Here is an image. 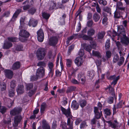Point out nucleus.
I'll use <instances>...</instances> for the list:
<instances>
[{
    "mask_svg": "<svg viewBox=\"0 0 129 129\" xmlns=\"http://www.w3.org/2000/svg\"><path fill=\"white\" fill-rule=\"evenodd\" d=\"M95 30L92 28H90L87 31V35L83 34H79V36L80 38L85 40H92L93 38L92 37L95 34Z\"/></svg>",
    "mask_w": 129,
    "mask_h": 129,
    "instance_id": "f257e3e1",
    "label": "nucleus"
},
{
    "mask_svg": "<svg viewBox=\"0 0 129 129\" xmlns=\"http://www.w3.org/2000/svg\"><path fill=\"white\" fill-rule=\"evenodd\" d=\"M94 117L91 120V122L92 125H94L96 124L97 119H100L103 116L102 112L101 111L99 112L98 110L97 107H94Z\"/></svg>",
    "mask_w": 129,
    "mask_h": 129,
    "instance_id": "f03ea898",
    "label": "nucleus"
},
{
    "mask_svg": "<svg viewBox=\"0 0 129 129\" xmlns=\"http://www.w3.org/2000/svg\"><path fill=\"white\" fill-rule=\"evenodd\" d=\"M60 108L62 113L68 117L67 123L72 122L71 121L70 118H71L72 119L73 116L71 115L70 107H69L67 109H66L61 106H60Z\"/></svg>",
    "mask_w": 129,
    "mask_h": 129,
    "instance_id": "7ed1b4c3",
    "label": "nucleus"
},
{
    "mask_svg": "<svg viewBox=\"0 0 129 129\" xmlns=\"http://www.w3.org/2000/svg\"><path fill=\"white\" fill-rule=\"evenodd\" d=\"M45 49L40 47L38 49L36 52V56L38 59L41 60L43 59L46 55Z\"/></svg>",
    "mask_w": 129,
    "mask_h": 129,
    "instance_id": "20e7f679",
    "label": "nucleus"
},
{
    "mask_svg": "<svg viewBox=\"0 0 129 129\" xmlns=\"http://www.w3.org/2000/svg\"><path fill=\"white\" fill-rule=\"evenodd\" d=\"M36 74L39 78L43 77L45 75V69L42 67H40L37 69Z\"/></svg>",
    "mask_w": 129,
    "mask_h": 129,
    "instance_id": "39448f33",
    "label": "nucleus"
},
{
    "mask_svg": "<svg viewBox=\"0 0 129 129\" xmlns=\"http://www.w3.org/2000/svg\"><path fill=\"white\" fill-rule=\"evenodd\" d=\"M14 123H13L14 127H16L18 126L19 123L20 122L22 119V117L20 115L15 116L14 118Z\"/></svg>",
    "mask_w": 129,
    "mask_h": 129,
    "instance_id": "423d86ee",
    "label": "nucleus"
},
{
    "mask_svg": "<svg viewBox=\"0 0 129 129\" xmlns=\"http://www.w3.org/2000/svg\"><path fill=\"white\" fill-rule=\"evenodd\" d=\"M22 110L21 108L15 107L10 111V114L12 116H15L20 113Z\"/></svg>",
    "mask_w": 129,
    "mask_h": 129,
    "instance_id": "0eeeda50",
    "label": "nucleus"
},
{
    "mask_svg": "<svg viewBox=\"0 0 129 129\" xmlns=\"http://www.w3.org/2000/svg\"><path fill=\"white\" fill-rule=\"evenodd\" d=\"M104 123L106 122L108 123L109 124V126L111 127L112 128H113L114 129H115L116 127L118 126V123L117 120H115L114 121L115 123H113L111 121H107L104 119Z\"/></svg>",
    "mask_w": 129,
    "mask_h": 129,
    "instance_id": "6e6552de",
    "label": "nucleus"
},
{
    "mask_svg": "<svg viewBox=\"0 0 129 129\" xmlns=\"http://www.w3.org/2000/svg\"><path fill=\"white\" fill-rule=\"evenodd\" d=\"M37 34L38 41L41 42H42L44 38V34L42 30H38L37 32Z\"/></svg>",
    "mask_w": 129,
    "mask_h": 129,
    "instance_id": "1a4fd4ad",
    "label": "nucleus"
},
{
    "mask_svg": "<svg viewBox=\"0 0 129 129\" xmlns=\"http://www.w3.org/2000/svg\"><path fill=\"white\" fill-rule=\"evenodd\" d=\"M118 34L117 35L118 40H119V37L124 36V35H126L125 34V29L122 26H121L119 27H118Z\"/></svg>",
    "mask_w": 129,
    "mask_h": 129,
    "instance_id": "9d476101",
    "label": "nucleus"
},
{
    "mask_svg": "<svg viewBox=\"0 0 129 129\" xmlns=\"http://www.w3.org/2000/svg\"><path fill=\"white\" fill-rule=\"evenodd\" d=\"M58 41V39L56 37H52L49 40V44L51 46H54L57 44Z\"/></svg>",
    "mask_w": 129,
    "mask_h": 129,
    "instance_id": "9b49d317",
    "label": "nucleus"
},
{
    "mask_svg": "<svg viewBox=\"0 0 129 129\" xmlns=\"http://www.w3.org/2000/svg\"><path fill=\"white\" fill-rule=\"evenodd\" d=\"M6 77L9 79H11L13 77V72L11 70L9 69L6 70L4 71Z\"/></svg>",
    "mask_w": 129,
    "mask_h": 129,
    "instance_id": "f8f14e48",
    "label": "nucleus"
},
{
    "mask_svg": "<svg viewBox=\"0 0 129 129\" xmlns=\"http://www.w3.org/2000/svg\"><path fill=\"white\" fill-rule=\"evenodd\" d=\"M121 40V41L122 43L127 45L129 43V40L126 35L119 37V38Z\"/></svg>",
    "mask_w": 129,
    "mask_h": 129,
    "instance_id": "ddd939ff",
    "label": "nucleus"
},
{
    "mask_svg": "<svg viewBox=\"0 0 129 129\" xmlns=\"http://www.w3.org/2000/svg\"><path fill=\"white\" fill-rule=\"evenodd\" d=\"M38 21L37 20H35L33 18H31L28 23L29 26H32L33 27H36Z\"/></svg>",
    "mask_w": 129,
    "mask_h": 129,
    "instance_id": "4468645a",
    "label": "nucleus"
},
{
    "mask_svg": "<svg viewBox=\"0 0 129 129\" xmlns=\"http://www.w3.org/2000/svg\"><path fill=\"white\" fill-rule=\"evenodd\" d=\"M79 104L76 100H73L72 102L71 107L74 110H77L79 108Z\"/></svg>",
    "mask_w": 129,
    "mask_h": 129,
    "instance_id": "2eb2a0df",
    "label": "nucleus"
},
{
    "mask_svg": "<svg viewBox=\"0 0 129 129\" xmlns=\"http://www.w3.org/2000/svg\"><path fill=\"white\" fill-rule=\"evenodd\" d=\"M75 62L78 67L81 66L83 62L82 58L80 57H78L75 60Z\"/></svg>",
    "mask_w": 129,
    "mask_h": 129,
    "instance_id": "dca6fc26",
    "label": "nucleus"
},
{
    "mask_svg": "<svg viewBox=\"0 0 129 129\" xmlns=\"http://www.w3.org/2000/svg\"><path fill=\"white\" fill-rule=\"evenodd\" d=\"M16 91L18 94H21L24 92V86L23 85H18Z\"/></svg>",
    "mask_w": 129,
    "mask_h": 129,
    "instance_id": "f3484780",
    "label": "nucleus"
},
{
    "mask_svg": "<svg viewBox=\"0 0 129 129\" xmlns=\"http://www.w3.org/2000/svg\"><path fill=\"white\" fill-rule=\"evenodd\" d=\"M20 63L19 61H16L13 64L12 69L13 70H18L20 68Z\"/></svg>",
    "mask_w": 129,
    "mask_h": 129,
    "instance_id": "a211bd4d",
    "label": "nucleus"
},
{
    "mask_svg": "<svg viewBox=\"0 0 129 129\" xmlns=\"http://www.w3.org/2000/svg\"><path fill=\"white\" fill-rule=\"evenodd\" d=\"M19 35L20 36L29 37L30 34L26 31L24 30H20L19 33Z\"/></svg>",
    "mask_w": 129,
    "mask_h": 129,
    "instance_id": "6ab92c4d",
    "label": "nucleus"
},
{
    "mask_svg": "<svg viewBox=\"0 0 129 129\" xmlns=\"http://www.w3.org/2000/svg\"><path fill=\"white\" fill-rule=\"evenodd\" d=\"M76 89V87L74 86H70L67 87L66 93L67 94L71 93L75 91Z\"/></svg>",
    "mask_w": 129,
    "mask_h": 129,
    "instance_id": "aec40b11",
    "label": "nucleus"
},
{
    "mask_svg": "<svg viewBox=\"0 0 129 129\" xmlns=\"http://www.w3.org/2000/svg\"><path fill=\"white\" fill-rule=\"evenodd\" d=\"M104 114L105 117L106 118L111 115L112 113L110 109L106 108L104 109Z\"/></svg>",
    "mask_w": 129,
    "mask_h": 129,
    "instance_id": "412c9836",
    "label": "nucleus"
},
{
    "mask_svg": "<svg viewBox=\"0 0 129 129\" xmlns=\"http://www.w3.org/2000/svg\"><path fill=\"white\" fill-rule=\"evenodd\" d=\"M13 46L12 44L9 41H6L4 43L3 48L4 49H7L12 47Z\"/></svg>",
    "mask_w": 129,
    "mask_h": 129,
    "instance_id": "4be33fe9",
    "label": "nucleus"
},
{
    "mask_svg": "<svg viewBox=\"0 0 129 129\" xmlns=\"http://www.w3.org/2000/svg\"><path fill=\"white\" fill-rule=\"evenodd\" d=\"M22 4L26 5L23 7V9L24 10H29L31 6L29 4V1L28 0H26L23 2Z\"/></svg>",
    "mask_w": 129,
    "mask_h": 129,
    "instance_id": "5701e85b",
    "label": "nucleus"
},
{
    "mask_svg": "<svg viewBox=\"0 0 129 129\" xmlns=\"http://www.w3.org/2000/svg\"><path fill=\"white\" fill-rule=\"evenodd\" d=\"M106 34L105 31H99L97 34V37L98 39H102Z\"/></svg>",
    "mask_w": 129,
    "mask_h": 129,
    "instance_id": "b1692460",
    "label": "nucleus"
},
{
    "mask_svg": "<svg viewBox=\"0 0 129 129\" xmlns=\"http://www.w3.org/2000/svg\"><path fill=\"white\" fill-rule=\"evenodd\" d=\"M37 9L36 7H32L28 10V13L31 15H33L37 12Z\"/></svg>",
    "mask_w": 129,
    "mask_h": 129,
    "instance_id": "393cba45",
    "label": "nucleus"
},
{
    "mask_svg": "<svg viewBox=\"0 0 129 129\" xmlns=\"http://www.w3.org/2000/svg\"><path fill=\"white\" fill-rule=\"evenodd\" d=\"M109 89V92L111 95L113 96L114 97H115V94L114 91V89L113 87L110 85H109L106 88V89Z\"/></svg>",
    "mask_w": 129,
    "mask_h": 129,
    "instance_id": "a878e982",
    "label": "nucleus"
},
{
    "mask_svg": "<svg viewBox=\"0 0 129 129\" xmlns=\"http://www.w3.org/2000/svg\"><path fill=\"white\" fill-rule=\"evenodd\" d=\"M79 103L81 107L83 108L86 105L87 101L85 99H81L79 100Z\"/></svg>",
    "mask_w": 129,
    "mask_h": 129,
    "instance_id": "bb28decb",
    "label": "nucleus"
},
{
    "mask_svg": "<svg viewBox=\"0 0 129 129\" xmlns=\"http://www.w3.org/2000/svg\"><path fill=\"white\" fill-rule=\"evenodd\" d=\"M92 55L93 56L96 57L99 59L101 58L102 57L101 54L98 51L93 50L92 51Z\"/></svg>",
    "mask_w": 129,
    "mask_h": 129,
    "instance_id": "cd10ccee",
    "label": "nucleus"
},
{
    "mask_svg": "<svg viewBox=\"0 0 129 129\" xmlns=\"http://www.w3.org/2000/svg\"><path fill=\"white\" fill-rule=\"evenodd\" d=\"M50 7L49 8V10H51L54 9L56 6V3L54 1H51L50 3Z\"/></svg>",
    "mask_w": 129,
    "mask_h": 129,
    "instance_id": "c85d7f7f",
    "label": "nucleus"
},
{
    "mask_svg": "<svg viewBox=\"0 0 129 129\" xmlns=\"http://www.w3.org/2000/svg\"><path fill=\"white\" fill-rule=\"evenodd\" d=\"M42 127L43 129H51L50 126L45 120L43 122Z\"/></svg>",
    "mask_w": 129,
    "mask_h": 129,
    "instance_id": "c756f323",
    "label": "nucleus"
},
{
    "mask_svg": "<svg viewBox=\"0 0 129 129\" xmlns=\"http://www.w3.org/2000/svg\"><path fill=\"white\" fill-rule=\"evenodd\" d=\"M87 75L89 77V78L90 79H92L94 76V71L92 70L88 71L87 72Z\"/></svg>",
    "mask_w": 129,
    "mask_h": 129,
    "instance_id": "7c9ffc66",
    "label": "nucleus"
},
{
    "mask_svg": "<svg viewBox=\"0 0 129 129\" xmlns=\"http://www.w3.org/2000/svg\"><path fill=\"white\" fill-rule=\"evenodd\" d=\"M93 18L95 22H97L99 21L100 18V15L97 13H95L93 15Z\"/></svg>",
    "mask_w": 129,
    "mask_h": 129,
    "instance_id": "2f4dec72",
    "label": "nucleus"
},
{
    "mask_svg": "<svg viewBox=\"0 0 129 129\" xmlns=\"http://www.w3.org/2000/svg\"><path fill=\"white\" fill-rule=\"evenodd\" d=\"M48 66L49 69V73L53 74L54 72V69H53L54 65L53 63L51 62H49L48 64Z\"/></svg>",
    "mask_w": 129,
    "mask_h": 129,
    "instance_id": "473e14b6",
    "label": "nucleus"
},
{
    "mask_svg": "<svg viewBox=\"0 0 129 129\" xmlns=\"http://www.w3.org/2000/svg\"><path fill=\"white\" fill-rule=\"evenodd\" d=\"M15 89L10 88L9 91V97H13L15 95Z\"/></svg>",
    "mask_w": 129,
    "mask_h": 129,
    "instance_id": "72a5a7b5",
    "label": "nucleus"
},
{
    "mask_svg": "<svg viewBox=\"0 0 129 129\" xmlns=\"http://www.w3.org/2000/svg\"><path fill=\"white\" fill-rule=\"evenodd\" d=\"M42 16L44 19L48 20L50 17V15L49 13L44 12L42 13Z\"/></svg>",
    "mask_w": 129,
    "mask_h": 129,
    "instance_id": "f704fd0d",
    "label": "nucleus"
},
{
    "mask_svg": "<svg viewBox=\"0 0 129 129\" xmlns=\"http://www.w3.org/2000/svg\"><path fill=\"white\" fill-rule=\"evenodd\" d=\"M46 106V104L45 103L43 102L42 103L41 107L40 112L41 113L43 114L44 113V111Z\"/></svg>",
    "mask_w": 129,
    "mask_h": 129,
    "instance_id": "c9c22d12",
    "label": "nucleus"
},
{
    "mask_svg": "<svg viewBox=\"0 0 129 129\" xmlns=\"http://www.w3.org/2000/svg\"><path fill=\"white\" fill-rule=\"evenodd\" d=\"M84 47L85 50L89 52H90L92 49V47L91 46L85 44H84Z\"/></svg>",
    "mask_w": 129,
    "mask_h": 129,
    "instance_id": "e433bc0d",
    "label": "nucleus"
},
{
    "mask_svg": "<svg viewBox=\"0 0 129 129\" xmlns=\"http://www.w3.org/2000/svg\"><path fill=\"white\" fill-rule=\"evenodd\" d=\"M110 41L109 39H108L106 41L105 47L106 49L107 50H109V49L110 45Z\"/></svg>",
    "mask_w": 129,
    "mask_h": 129,
    "instance_id": "4c0bfd02",
    "label": "nucleus"
},
{
    "mask_svg": "<svg viewBox=\"0 0 129 129\" xmlns=\"http://www.w3.org/2000/svg\"><path fill=\"white\" fill-rule=\"evenodd\" d=\"M7 40L9 42H15L18 41V39L16 37H9L7 38Z\"/></svg>",
    "mask_w": 129,
    "mask_h": 129,
    "instance_id": "58836bf2",
    "label": "nucleus"
},
{
    "mask_svg": "<svg viewBox=\"0 0 129 129\" xmlns=\"http://www.w3.org/2000/svg\"><path fill=\"white\" fill-rule=\"evenodd\" d=\"M117 6L119 10L124 11L125 9L124 8L122 7L123 4L121 2H119L117 3Z\"/></svg>",
    "mask_w": 129,
    "mask_h": 129,
    "instance_id": "ea45409f",
    "label": "nucleus"
},
{
    "mask_svg": "<svg viewBox=\"0 0 129 129\" xmlns=\"http://www.w3.org/2000/svg\"><path fill=\"white\" fill-rule=\"evenodd\" d=\"M103 10L104 11L109 13L110 15L111 14V9L110 8L107 6L103 8Z\"/></svg>",
    "mask_w": 129,
    "mask_h": 129,
    "instance_id": "a19ab883",
    "label": "nucleus"
},
{
    "mask_svg": "<svg viewBox=\"0 0 129 129\" xmlns=\"http://www.w3.org/2000/svg\"><path fill=\"white\" fill-rule=\"evenodd\" d=\"M88 126L85 121H83L81 123L80 125V128L81 129L84 128Z\"/></svg>",
    "mask_w": 129,
    "mask_h": 129,
    "instance_id": "79ce46f5",
    "label": "nucleus"
},
{
    "mask_svg": "<svg viewBox=\"0 0 129 129\" xmlns=\"http://www.w3.org/2000/svg\"><path fill=\"white\" fill-rule=\"evenodd\" d=\"M23 45L20 44L17 45L15 48V49L17 51H21L23 50Z\"/></svg>",
    "mask_w": 129,
    "mask_h": 129,
    "instance_id": "37998d69",
    "label": "nucleus"
},
{
    "mask_svg": "<svg viewBox=\"0 0 129 129\" xmlns=\"http://www.w3.org/2000/svg\"><path fill=\"white\" fill-rule=\"evenodd\" d=\"M74 48V45L72 44L69 47L68 50L67 52V53L68 55L70 54L71 51H72Z\"/></svg>",
    "mask_w": 129,
    "mask_h": 129,
    "instance_id": "c03bdc74",
    "label": "nucleus"
},
{
    "mask_svg": "<svg viewBox=\"0 0 129 129\" xmlns=\"http://www.w3.org/2000/svg\"><path fill=\"white\" fill-rule=\"evenodd\" d=\"M28 37L19 36V40L21 42H26L27 40Z\"/></svg>",
    "mask_w": 129,
    "mask_h": 129,
    "instance_id": "a18cd8bd",
    "label": "nucleus"
},
{
    "mask_svg": "<svg viewBox=\"0 0 129 129\" xmlns=\"http://www.w3.org/2000/svg\"><path fill=\"white\" fill-rule=\"evenodd\" d=\"M124 60V58L123 57H120L119 61L117 62V64L119 66H121L123 63Z\"/></svg>",
    "mask_w": 129,
    "mask_h": 129,
    "instance_id": "49530a36",
    "label": "nucleus"
},
{
    "mask_svg": "<svg viewBox=\"0 0 129 129\" xmlns=\"http://www.w3.org/2000/svg\"><path fill=\"white\" fill-rule=\"evenodd\" d=\"M16 81L14 80L10 82V87L11 89H15L16 86Z\"/></svg>",
    "mask_w": 129,
    "mask_h": 129,
    "instance_id": "de8ad7c7",
    "label": "nucleus"
},
{
    "mask_svg": "<svg viewBox=\"0 0 129 129\" xmlns=\"http://www.w3.org/2000/svg\"><path fill=\"white\" fill-rule=\"evenodd\" d=\"M90 41V46H91V47L93 49H94L96 46V42L95 41L92 40H89Z\"/></svg>",
    "mask_w": 129,
    "mask_h": 129,
    "instance_id": "09e8293b",
    "label": "nucleus"
},
{
    "mask_svg": "<svg viewBox=\"0 0 129 129\" xmlns=\"http://www.w3.org/2000/svg\"><path fill=\"white\" fill-rule=\"evenodd\" d=\"M67 62L66 64L68 67H70L72 64V60L71 59H66Z\"/></svg>",
    "mask_w": 129,
    "mask_h": 129,
    "instance_id": "8fccbe9b",
    "label": "nucleus"
},
{
    "mask_svg": "<svg viewBox=\"0 0 129 129\" xmlns=\"http://www.w3.org/2000/svg\"><path fill=\"white\" fill-rule=\"evenodd\" d=\"M38 78V77L36 75H34L31 76L30 77V81L33 82L35 81H36L37 80Z\"/></svg>",
    "mask_w": 129,
    "mask_h": 129,
    "instance_id": "3c124183",
    "label": "nucleus"
},
{
    "mask_svg": "<svg viewBox=\"0 0 129 129\" xmlns=\"http://www.w3.org/2000/svg\"><path fill=\"white\" fill-rule=\"evenodd\" d=\"M7 109V108L6 107L1 105V113L2 114H4L6 112Z\"/></svg>",
    "mask_w": 129,
    "mask_h": 129,
    "instance_id": "603ef678",
    "label": "nucleus"
},
{
    "mask_svg": "<svg viewBox=\"0 0 129 129\" xmlns=\"http://www.w3.org/2000/svg\"><path fill=\"white\" fill-rule=\"evenodd\" d=\"M60 127L62 129H68L67 127V124L65 122H62L60 125Z\"/></svg>",
    "mask_w": 129,
    "mask_h": 129,
    "instance_id": "864d4df0",
    "label": "nucleus"
},
{
    "mask_svg": "<svg viewBox=\"0 0 129 129\" xmlns=\"http://www.w3.org/2000/svg\"><path fill=\"white\" fill-rule=\"evenodd\" d=\"M82 11H77L76 13V18L79 16V19L80 21H82V16L80 15Z\"/></svg>",
    "mask_w": 129,
    "mask_h": 129,
    "instance_id": "5fc2aeb1",
    "label": "nucleus"
},
{
    "mask_svg": "<svg viewBox=\"0 0 129 129\" xmlns=\"http://www.w3.org/2000/svg\"><path fill=\"white\" fill-rule=\"evenodd\" d=\"M107 102L109 104L113 103L114 102L113 97L111 96H109Z\"/></svg>",
    "mask_w": 129,
    "mask_h": 129,
    "instance_id": "6e6d98bb",
    "label": "nucleus"
},
{
    "mask_svg": "<svg viewBox=\"0 0 129 129\" xmlns=\"http://www.w3.org/2000/svg\"><path fill=\"white\" fill-rule=\"evenodd\" d=\"M33 87V84L32 83H28L26 85V89L27 90H29Z\"/></svg>",
    "mask_w": 129,
    "mask_h": 129,
    "instance_id": "4d7b16f0",
    "label": "nucleus"
},
{
    "mask_svg": "<svg viewBox=\"0 0 129 129\" xmlns=\"http://www.w3.org/2000/svg\"><path fill=\"white\" fill-rule=\"evenodd\" d=\"M119 59V57L118 54L114 55L113 58V62L115 63L118 61Z\"/></svg>",
    "mask_w": 129,
    "mask_h": 129,
    "instance_id": "13d9d810",
    "label": "nucleus"
},
{
    "mask_svg": "<svg viewBox=\"0 0 129 129\" xmlns=\"http://www.w3.org/2000/svg\"><path fill=\"white\" fill-rule=\"evenodd\" d=\"M37 66L40 67H45L46 66V63L44 61H39L37 63Z\"/></svg>",
    "mask_w": 129,
    "mask_h": 129,
    "instance_id": "bf43d9fd",
    "label": "nucleus"
},
{
    "mask_svg": "<svg viewBox=\"0 0 129 129\" xmlns=\"http://www.w3.org/2000/svg\"><path fill=\"white\" fill-rule=\"evenodd\" d=\"M68 102V99L67 98L65 97L63 98V100L61 103L62 106H65L67 104Z\"/></svg>",
    "mask_w": 129,
    "mask_h": 129,
    "instance_id": "052dcab7",
    "label": "nucleus"
},
{
    "mask_svg": "<svg viewBox=\"0 0 129 129\" xmlns=\"http://www.w3.org/2000/svg\"><path fill=\"white\" fill-rule=\"evenodd\" d=\"M120 76H117L115 79H114L113 81L111 83V84H113L114 85H115L117 83L118 80L119 79Z\"/></svg>",
    "mask_w": 129,
    "mask_h": 129,
    "instance_id": "680f3d73",
    "label": "nucleus"
},
{
    "mask_svg": "<svg viewBox=\"0 0 129 129\" xmlns=\"http://www.w3.org/2000/svg\"><path fill=\"white\" fill-rule=\"evenodd\" d=\"M123 101L122 100H121L117 104L116 108L117 109H119L121 108L123 105Z\"/></svg>",
    "mask_w": 129,
    "mask_h": 129,
    "instance_id": "e2e57ef3",
    "label": "nucleus"
},
{
    "mask_svg": "<svg viewBox=\"0 0 129 129\" xmlns=\"http://www.w3.org/2000/svg\"><path fill=\"white\" fill-rule=\"evenodd\" d=\"M22 12V10L21 9H19L17 10L13 14L15 16L18 17L19 14L21 12Z\"/></svg>",
    "mask_w": 129,
    "mask_h": 129,
    "instance_id": "0e129e2a",
    "label": "nucleus"
},
{
    "mask_svg": "<svg viewBox=\"0 0 129 129\" xmlns=\"http://www.w3.org/2000/svg\"><path fill=\"white\" fill-rule=\"evenodd\" d=\"M57 121L54 120L52 124V129H56L57 126Z\"/></svg>",
    "mask_w": 129,
    "mask_h": 129,
    "instance_id": "69168bd1",
    "label": "nucleus"
},
{
    "mask_svg": "<svg viewBox=\"0 0 129 129\" xmlns=\"http://www.w3.org/2000/svg\"><path fill=\"white\" fill-rule=\"evenodd\" d=\"M93 21L92 20H90L88 21L87 23V26L89 27H91L93 24Z\"/></svg>",
    "mask_w": 129,
    "mask_h": 129,
    "instance_id": "338daca9",
    "label": "nucleus"
},
{
    "mask_svg": "<svg viewBox=\"0 0 129 129\" xmlns=\"http://www.w3.org/2000/svg\"><path fill=\"white\" fill-rule=\"evenodd\" d=\"M6 84L4 82H3L2 84H1V91H3L6 89Z\"/></svg>",
    "mask_w": 129,
    "mask_h": 129,
    "instance_id": "774afa93",
    "label": "nucleus"
}]
</instances>
